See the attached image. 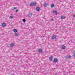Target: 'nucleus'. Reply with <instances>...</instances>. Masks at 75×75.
<instances>
[{"instance_id":"1","label":"nucleus","mask_w":75,"mask_h":75,"mask_svg":"<svg viewBox=\"0 0 75 75\" xmlns=\"http://www.w3.org/2000/svg\"><path fill=\"white\" fill-rule=\"evenodd\" d=\"M36 4L37 3L36 2H31L30 4V6H36Z\"/></svg>"},{"instance_id":"2","label":"nucleus","mask_w":75,"mask_h":75,"mask_svg":"<svg viewBox=\"0 0 75 75\" xmlns=\"http://www.w3.org/2000/svg\"><path fill=\"white\" fill-rule=\"evenodd\" d=\"M40 8L39 7H37L36 8V10L37 11L39 12L40 11Z\"/></svg>"},{"instance_id":"3","label":"nucleus","mask_w":75,"mask_h":75,"mask_svg":"<svg viewBox=\"0 0 75 75\" xmlns=\"http://www.w3.org/2000/svg\"><path fill=\"white\" fill-rule=\"evenodd\" d=\"M6 25V24L5 23H3L2 24V27H5Z\"/></svg>"},{"instance_id":"4","label":"nucleus","mask_w":75,"mask_h":75,"mask_svg":"<svg viewBox=\"0 0 75 75\" xmlns=\"http://www.w3.org/2000/svg\"><path fill=\"white\" fill-rule=\"evenodd\" d=\"M52 38L53 40H54V39H55V38H56V36L55 35H54L52 37Z\"/></svg>"},{"instance_id":"5","label":"nucleus","mask_w":75,"mask_h":75,"mask_svg":"<svg viewBox=\"0 0 75 75\" xmlns=\"http://www.w3.org/2000/svg\"><path fill=\"white\" fill-rule=\"evenodd\" d=\"M66 18V17L65 16H62L61 17V19H65Z\"/></svg>"},{"instance_id":"6","label":"nucleus","mask_w":75,"mask_h":75,"mask_svg":"<svg viewBox=\"0 0 75 75\" xmlns=\"http://www.w3.org/2000/svg\"><path fill=\"white\" fill-rule=\"evenodd\" d=\"M53 13H55V14H58L57 13V11H53Z\"/></svg>"},{"instance_id":"7","label":"nucleus","mask_w":75,"mask_h":75,"mask_svg":"<svg viewBox=\"0 0 75 75\" xmlns=\"http://www.w3.org/2000/svg\"><path fill=\"white\" fill-rule=\"evenodd\" d=\"M58 61V60L57 59H54V62H57Z\"/></svg>"},{"instance_id":"8","label":"nucleus","mask_w":75,"mask_h":75,"mask_svg":"<svg viewBox=\"0 0 75 75\" xmlns=\"http://www.w3.org/2000/svg\"><path fill=\"white\" fill-rule=\"evenodd\" d=\"M13 46H14V44L13 43H11L10 44V47H12Z\"/></svg>"},{"instance_id":"9","label":"nucleus","mask_w":75,"mask_h":75,"mask_svg":"<svg viewBox=\"0 0 75 75\" xmlns=\"http://www.w3.org/2000/svg\"><path fill=\"white\" fill-rule=\"evenodd\" d=\"M13 31L14 33H17V30L16 29H13Z\"/></svg>"},{"instance_id":"10","label":"nucleus","mask_w":75,"mask_h":75,"mask_svg":"<svg viewBox=\"0 0 75 75\" xmlns=\"http://www.w3.org/2000/svg\"><path fill=\"white\" fill-rule=\"evenodd\" d=\"M33 15V14L32 13H30V14H29V17H31Z\"/></svg>"},{"instance_id":"11","label":"nucleus","mask_w":75,"mask_h":75,"mask_svg":"<svg viewBox=\"0 0 75 75\" xmlns=\"http://www.w3.org/2000/svg\"><path fill=\"white\" fill-rule=\"evenodd\" d=\"M62 49H65V48H66L65 46L64 45H62Z\"/></svg>"},{"instance_id":"12","label":"nucleus","mask_w":75,"mask_h":75,"mask_svg":"<svg viewBox=\"0 0 75 75\" xmlns=\"http://www.w3.org/2000/svg\"><path fill=\"white\" fill-rule=\"evenodd\" d=\"M38 51L39 52H42V50L41 49H39L38 50Z\"/></svg>"},{"instance_id":"13","label":"nucleus","mask_w":75,"mask_h":75,"mask_svg":"<svg viewBox=\"0 0 75 75\" xmlns=\"http://www.w3.org/2000/svg\"><path fill=\"white\" fill-rule=\"evenodd\" d=\"M49 59L50 61H52V56L50 57L49 58Z\"/></svg>"},{"instance_id":"14","label":"nucleus","mask_w":75,"mask_h":75,"mask_svg":"<svg viewBox=\"0 0 75 75\" xmlns=\"http://www.w3.org/2000/svg\"><path fill=\"white\" fill-rule=\"evenodd\" d=\"M47 4L45 3L44 4V7H47Z\"/></svg>"},{"instance_id":"15","label":"nucleus","mask_w":75,"mask_h":75,"mask_svg":"<svg viewBox=\"0 0 75 75\" xmlns=\"http://www.w3.org/2000/svg\"><path fill=\"white\" fill-rule=\"evenodd\" d=\"M10 18V19H11V18H13V16H11L10 17H9Z\"/></svg>"},{"instance_id":"16","label":"nucleus","mask_w":75,"mask_h":75,"mask_svg":"<svg viewBox=\"0 0 75 75\" xmlns=\"http://www.w3.org/2000/svg\"><path fill=\"white\" fill-rule=\"evenodd\" d=\"M54 6V4H52L51 5V7H53Z\"/></svg>"},{"instance_id":"17","label":"nucleus","mask_w":75,"mask_h":75,"mask_svg":"<svg viewBox=\"0 0 75 75\" xmlns=\"http://www.w3.org/2000/svg\"><path fill=\"white\" fill-rule=\"evenodd\" d=\"M15 35L16 36H18V33H16L15 34Z\"/></svg>"},{"instance_id":"18","label":"nucleus","mask_w":75,"mask_h":75,"mask_svg":"<svg viewBox=\"0 0 75 75\" xmlns=\"http://www.w3.org/2000/svg\"><path fill=\"white\" fill-rule=\"evenodd\" d=\"M71 56H68V58H71Z\"/></svg>"},{"instance_id":"19","label":"nucleus","mask_w":75,"mask_h":75,"mask_svg":"<svg viewBox=\"0 0 75 75\" xmlns=\"http://www.w3.org/2000/svg\"><path fill=\"white\" fill-rule=\"evenodd\" d=\"M16 7H13V8H12V9H13V10H14V9H16Z\"/></svg>"},{"instance_id":"20","label":"nucleus","mask_w":75,"mask_h":75,"mask_svg":"<svg viewBox=\"0 0 75 75\" xmlns=\"http://www.w3.org/2000/svg\"><path fill=\"white\" fill-rule=\"evenodd\" d=\"M25 21H26V20H25V19H24L23 20V22H25Z\"/></svg>"},{"instance_id":"21","label":"nucleus","mask_w":75,"mask_h":75,"mask_svg":"<svg viewBox=\"0 0 75 75\" xmlns=\"http://www.w3.org/2000/svg\"><path fill=\"white\" fill-rule=\"evenodd\" d=\"M18 10H16V12H18Z\"/></svg>"},{"instance_id":"22","label":"nucleus","mask_w":75,"mask_h":75,"mask_svg":"<svg viewBox=\"0 0 75 75\" xmlns=\"http://www.w3.org/2000/svg\"><path fill=\"white\" fill-rule=\"evenodd\" d=\"M74 57H75V53L74 54Z\"/></svg>"},{"instance_id":"23","label":"nucleus","mask_w":75,"mask_h":75,"mask_svg":"<svg viewBox=\"0 0 75 75\" xmlns=\"http://www.w3.org/2000/svg\"><path fill=\"white\" fill-rule=\"evenodd\" d=\"M50 20H51V21H53V19H50Z\"/></svg>"},{"instance_id":"24","label":"nucleus","mask_w":75,"mask_h":75,"mask_svg":"<svg viewBox=\"0 0 75 75\" xmlns=\"http://www.w3.org/2000/svg\"><path fill=\"white\" fill-rule=\"evenodd\" d=\"M74 17H75V15H74Z\"/></svg>"}]
</instances>
